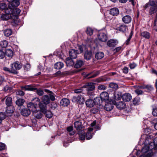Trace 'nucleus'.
<instances>
[{"label":"nucleus","instance_id":"nucleus-1","mask_svg":"<svg viewBox=\"0 0 157 157\" xmlns=\"http://www.w3.org/2000/svg\"><path fill=\"white\" fill-rule=\"evenodd\" d=\"M77 48L76 50L71 49L69 50V55L71 58L73 59L76 58L77 57V55L83 52V48L82 46H77Z\"/></svg>","mask_w":157,"mask_h":157},{"label":"nucleus","instance_id":"nucleus-2","mask_svg":"<svg viewBox=\"0 0 157 157\" xmlns=\"http://www.w3.org/2000/svg\"><path fill=\"white\" fill-rule=\"evenodd\" d=\"M41 100V102L40 103L39 107L41 109L44 111L46 108V105L50 103V99L48 95H45L42 97Z\"/></svg>","mask_w":157,"mask_h":157},{"label":"nucleus","instance_id":"nucleus-3","mask_svg":"<svg viewBox=\"0 0 157 157\" xmlns=\"http://www.w3.org/2000/svg\"><path fill=\"white\" fill-rule=\"evenodd\" d=\"M150 7L149 12L151 14L155 13L157 10V6L154 1L150 0L145 6V8Z\"/></svg>","mask_w":157,"mask_h":157},{"label":"nucleus","instance_id":"nucleus-4","mask_svg":"<svg viewBox=\"0 0 157 157\" xmlns=\"http://www.w3.org/2000/svg\"><path fill=\"white\" fill-rule=\"evenodd\" d=\"M6 104L8 106L7 107L6 112L7 113H12L14 110V107L11 106L12 102V99L11 97H6Z\"/></svg>","mask_w":157,"mask_h":157},{"label":"nucleus","instance_id":"nucleus-5","mask_svg":"<svg viewBox=\"0 0 157 157\" xmlns=\"http://www.w3.org/2000/svg\"><path fill=\"white\" fill-rule=\"evenodd\" d=\"M11 11L10 8H8L5 10V13L0 15V18L3 20H7L11 18V15H10V13Z\"/></svg>","mask_w":157,"mask_h":157},{"label":"nucleus","instance_id":"nucleus-6","mask_svg":"<svg viewBox=\"0 0 157 157\" xmlns=\"http://www.w3.org/2000/svg\"><path fill=\"white\" fill-rule=\"evenodd\" d=\"M72 100L73 102H77L79 104H83L85 101L84 98L81 95L73 96Z\"/></svg>","mask_w":157,"mask_h":157},{"label":"nucleus","instance_id":"nucleus-7","mask_svg":"<svg viewBox=\"0 0 157 157\" xmlns=\"http://www.w3.org/2000/svg\"><path fill=\"white\" fill-rule=\"evenodd\" d=\"M83 88H86V90L88 91H92L95 89L94 83L93 82L87 83L82 87Z\"/></svg>","mask_w":157,"mask_h":157},{"label":"nucleus","instance_id":"nucleus-8","mask_svg":"<svg viewBox=\"0 0 157 157\" xmlns=\"http://www.w3.org/2000/svg\"><path fill=\"white\" fill-rule=\"evenodd\" d=\"M98 39L102 42H105L107 40V36L106 34L102 32H100L98 35Z\"/></svg>","mask_w":157,"mask_h":157},{"label":"nucleus","instance_id":"nucleus-9","mask_svg":"<svg viewBox=\"0 0 157 157\" xmlns=\"http://www.w3.org/2000/svg\"><path fill=\"white\" fill-rule=\"evenodd\" d=\"M112 103L114 105H116L117 107L120 109L124 108L125 106V104L122 101L117 102L116 101L114 100L112 102Z\"/></svg>","mask_w":157,"mask_h":157},{"label":"nucleus","instance_id":"nucleus-10","mask_svg":"<svg viewBox=\"0 0 157 157\" xmlns=\"http://www.w3.org/2000/svg\"><path fill=\"white\" fill-rule=\"evenodd\" d=\"M11 10V13H10V15H11V18L13 17H16L18 16L20 14L21 10L18 8H15L13 9L10 8Z\"/></svg>","mask_w":157,"mask_h":157},{"label":"nucleus","instance_id":"nucleus-11","mask_svg":"<svg viewBox=\"0 0 157 157\" xmlns=\"http://www.w3.org/2000/svg\"><path fill=\"white\" fill-rule=\"evenodd\" d=\"M113 101H109L105 102V108L106 111H110L113 109Z\"/></svg>","mask_w":157,"mask_h":157},{"label":"nucleus","instance_id":"nucleus-12","mask_svg":"<svg viewBox=\"0 0 157 157\" xmlns=\"http://www.w3.org/2000/svg\"><path fill=\"white\" fill-rule=\"evenodd\" d=\"M100 97L104 102L109 101L108 94L106 92L101 93L100 94Z\"/></svg>","mask_w":157,"mask_h":157},{"label":"nucleus","instance_id":"nucleus-13","mask_svg":"<svg viewBox=\"0 0 157 157\" xmlns=\"http://www.w3.org/2000/svg\"><path fill=\"white\" fill-rule=\"evenodd\" d=\"M37 106V105L32 102L29 103L27 105V107L28 108V109L30 110V111H31L33 113L36 110Z\"/></svg>","mask_w":157,"mask_h":157},{"label":"nucleus","instance_id":"nucleus-14","mask_svg":"<svg viewBox=\"0 0 157 157\" xmlns=\"http://www.w3.org/2000/svg\"><path fill=\"white\" fill-rule=\"evenodd\" d=\"M92 56V54L91 51H86L85 52L84 55L85 59L87 60H89L90 59Z\"/></svg>","mask_w":157,"mask_h":157},{"label":"nucleus","instance_id":"nucleus-15","mask_svg":"<svg viewBox=\"0 0 157 157\" xmlns=\"http://www.w3.org/2000/svg\"><path fill=\"white\" fill-rule=\"evenodd\" d=\"M122 100L125 101H129L132 99L131 95L129 93H125L123 94L122 96Z\"/></svg>","mask_w":157,"mask_h":157},{"label":"nucleus","instance_id":"nucleus-16","mask_svg":"<svg viewBox=\"0 0 157 157\" xmlns=\"http://www.w3.org/2000/svg\"><path fill=\"white\" fill-rule=\"evenodd\" d=\"M118 43V42L116 40L111 39L108 40L107 42V45L109 47H115Z\"/></svg>","mask_w":157,"mask_h":157},{"label":"nucleus","instance_id":"nucleus-17","mask_svg":"<svg viewBox=\"0 0 157 157\" xmlns=\"http://www.w3.org/2000/svg\"><path fill=\"white\" fill-rule=\"evenodd\" d=\"M12 69L15 73V70H19L21 67V65L19 62H15L12 64Z\"/></svg>","mask_w":157,"mask_h":157},{"label":"nucleus","instance_id":"nucleus-18","mask_svg":"<svg viewBox=\"0 0 157 157\" xmlns=\"http://www.w3.org/2000/svg\"><path fill=\"white\" fill-rule=\"evenodd\" d=\"M122 20L123 22L124 23L128 24L129 23L131 22L132 18L130 16L127 15L122 17Z\"/></svg>","mask_w":157,"mask_h":157},{"label":"nucleus","instance_id":"nucleus-19","mask_svg":"<svg viewBox=\"0 0 157 157\" xmlns=\"http://www.w3.org/2000/svg\"><path fill=\"white\" fill-rule=\"evenodd\" d=\"M88 132L85 134V137L87 140H90L91 139L93 136L91 132L93 130V128H88Z\"/></svg>","mask_w":157,"mask_h":157},{"label":"nucleus","instance_id":"nucleus-20","mask_svg":"<svg viewBox=\"0 0 157 157\" xmlns=\"http://www.w3.org/2000/svg\"><path fill=\"white\" fill-rule=\"evenodd\" d=\"M72 59H73L69 57L66 58V63L67 66H72L74 65V62Z\"/></svg>","mask_w":157,"mask_h":157},{"label":"nucleus","instance_id":"nucleus-21","mask_svg":"<svg viewBox=\"0 0 157 157\" xmlns=\"http://www.w3.org/2000/svg\"><path fill=\"white\" fill-rule=\"evenodd\" d=\"M110 13L113 16H117L119 13V10L117 8H113L110 10Z\"/></svg>","mask_w":157,"mask_h":157},{"label":"nucleus","instance_id":"nucleus-22","mask_svg":"<svg viewBox=\"0 0 157 157\" xmlns=\"http://www.w3.org/2000/svg\"><path fill=\"white\" fill-rule=\"evenodd\" d=\"M74 125L77 130H80L82 128V122L80 121H75L74 123Z\"/></svg>","mask_w":157,"mask_h":157},{"label":"nucleus","instance_id":"nucleus-23","mask_svg":"<svg viewBox=\"0 0 157 157\" xmlns=\"http://www.w3.org/2000/svg\"><path fill=\"white\" fill-rule=\"evenodd\" d=\"M70 101L69 100L66 98L62 99L60 102V104L61 105L64 106H67L69 104Z\"/></svg>","mask_w":157,"mask_h":157},{"label":"nucleus","instance_id":"nucleus-24","mask_svg":"<svg viewBox=\"0 0 157 157\" xmlns=\"http://www.w3.org/2000/svg\"><path fill=\"white\" fill-rule=\"evenodd\" d=\"M13 51L9 49H7L6 50L5 55L7 57L11 58L13 55Z\"/></svg>","mask_w":157,"mask_h":157},{"label":"nucleus","instance_id":"nucleus-25","mask_svg":"<svg viewBox=\"0 0 157 157\" xmlns=\"http://www.w3.org/2000/svg\"><path fill=\"white\" fill-rule=\"evenodd\" d=\"M84 63L83 60H78L77 61L75 65V68H78L81 67L84 64Z\"/></svg>","mask_w":157,"mask_h":157},{"label":"nucleus","instance_id":"nucleus-26","mask_svg":"<svg viewBox=\"0 0 157 157\" xmlns=\"http://www.w3.org/2000/svg\"><path fill=\"white\" fill-rule=\"evenodd\" d=\"M86 104L87 106L89 107H93L94 105V101L91 98L87 100L86 101Z\"/></svg>","mask_w":157,"mask_h":157},{"label":"nucleus","instance_id":"nucleus-27","mask_svg":"<svg viewBox=\"0 0 157 157\" xmlns=\"http://www.w3.org/2000/svg\"><path fill=\"white\" fill-rule=\"evenodd\" d=\"M43 113H44L45 115V116L47 118H51L52 116V114L51 112L49 110H46V108L45 110L43 111L42 109H41Z\"/></svg>","mask_w":157,"mask_h":157},{"label":"nucleus","instance_id":"nucleus-28","mask_svg":"<svg viewBox=\"0 0 157 157\" xmlns=\"http://www.w3.org/2000/svg\"><path fill=\"white\" fill-rule=\"evenodd\" d=\"M64 64L61 62H59L55 63L54 65V68L56 69H60L63 67Z\"/></svg>","mask_w":157,"mask_h":157},{"label":"nucleus","instance_id":"nucleus-29","mask_svg":"<svg viewBox=\"0 0 157 157\" xmlns=\"http://www.w3.org/2000/svg\"><path fill=\"white\" fill-rule=\"evenodd\" d=\"M21 113L23 116L26 117L30 114L31 112L28 109H24L22 110Z\"/></svg>","mask_w":157,"mask_h":157},{"label":"nucleus","instance_id":"nucleus-30","mask_svg":"<svg viewBox=\"0 0 157 157\" xmlns=\"http://www.w3.org/2000/svg\"><path fill=\"white\" fill-rule=\"evenodd\" d=\"M33 115L37 118L40 119L42 117V114L40 111H37V109L35 112L33 113Z\"/></svg>","mask_w":157,"mask_h":157},{"label":"nucleus","instance_id":"nucleus-31","mask_svg":"<svg viewBox=\"0 0 157 157\" xmlns=\"http://www.w3.org/2000/svg\"><path fill=\"white\" fill-rule=\"evenodd\" d=\"M93 101L94 104L98 105H101L102 103L103 102L100 97H96L95 98H94Z\"/></svg>","mask_w":157,"mask_h":157},{"label":"nucleus","instance_id":"nucleus-32","mask_svg":"<svg viewBox=\"0 0 157 157\" xmlns=\"http://www.w3.org/2000/svg\"><path fill=\"white\" fill-rule=\"evenodd\" d=\"M104 55L102 52H99L97 53L95 55V57L97 59H101L104 57Z\"/></svg>","mask_w":157,"mask_h":157},{"label":"nucleus","instance_id":"nucleus-33","mask_svg":"<svg viewBox=\"0 0 157 157\" xmlns=\"http://www.w3.org/2000/svg\"><path fill=\"white\" fill-rule=\"evenodd\" d=\"M84 131L83 130H82L81 131L78 132V134L79 135L80 140H84L85 139V135L84 134Z\"/></svg>","mask_w":157,"mask_h":157},{"label":"nucleus","instance_id":"nucleus-34","mask_svg":"<svg viewBox=\"0 0 157 157\" xmlns=\"http://www.w3.org/2000/svg\"><path fill=\"white\" fill-rule=\"evenodd\" d=\"M45 91L46 92H48L49 93H50V94H49V96L50 100H51L52 101H54L55 100L54 94H52L51 91L49 90H45Z\"/></svg>","mask_w":157,"mask_h":157},{"label":"nucleus","instance_id":"nucleus-35","mask_svg":"<svg viewBox=\"0 0 157 157\" xmlns=\"http://www.w3.org/2000/svg\"><path fill=\"white\" fill-rule=\"evenodd\" d=\"M25 102V100L23 99L19 98L16 101V103L19 106H21L23 105Z\"/></svg>","mask_w":157,"mask_h":157},{"label":"nucleus","instance_id":"nucleus-36","mask_svg":"<svg viewBox=\"0 0 157 157\" xmlns=\"http://www.w3.org/2000/svg\"><path fill=\"white\" fill-rule=\"evenodd\" d=\"M4 33L5 35L8 37L11 35L12 32L10 29H6L4 31Z\"/></svg>","mask_w":157,"mask_h":157},{"label":"nucleus","instance_id":"nucleus-37","mask_svg":"<svg viewBox=\"0 0 157 157\" xmlns=\"http://www.w3.org/2000/svg\"><path fill=\"white\" fill-rule=\"evenodd\" d=\"M121 94L120 92H116L115 94V99L117 100H119L122 97Z\"/></svg>","mask_w":157,"mask_h":157},{"label":"nucleus","instance_id":"nucleus-38","mask_svg":"<svg viewBox=\"0 0 157 157\" xmlns=\"http://www.w3.org/2000/svg\"><path fill=\"white\" fill-rule=\"evenodd\" d=\"M73 127L72 126H70L67 128V130L68 132H69V134L71 136L73 135L75 132L72 131Z\"/></svg>","mask_w":157,"mask_h":157},{"label":"nucleus","instance_id":"nucleus-39","mask_svg":"<svg viewBox=\"0 0 157 157\" xmlns=\"http://www.w3.org/2000/svg\"><path fill=\"white\" fill-rule=\"evenodd\" d=\"M141 35L143 37L147 38L149 39L150 38V34L149 33L147 32H144L141 33Z\"/></svg>","mask_w":157,"mask_h":157},{"label":"nucleus","instance_id":"nucleus-40","mask_svg":"<svg viewBox=\"0 0 157 157\" xmlns=\"http://www.w3.org/2000/svg\"><path fill=\"white\" fill-rule=\"evenodd\" d=\"M21 88L23 90H32L33 89V88L30 85H27L24 86H22Z\"/></svg>","mask_w":157,"mask_h":157},{"label":"nucleus","instance_id":"nucleus-41","mask_svg":"<svg viewBox=\"0 0 157 157\" xmlns=\"http://www.w3.org/2000/svg\"><path fill=\"white\" fill-rule=\"evenodd\" d=\"M8 45V42L6 40H3L0 42V46L2 48L6 47Z\"/></svg>","mask_w":157,"mask_h":157},{"label":"nucleus","instance_id":"nucleus-42","mask_svg":"<svg viewBox=\"0 0 157 157\" xmlns=\"http://www.w3.org/2000/svg\"><path fill=\"white\" fill-rule=\"evenodd\" d=\"M109 86L110 87L115 90L117 89L118 88V86L117 84L113 82H111L110 83Z\"/></svg>","mask_w":157,"mask_h":157},{"label":"nucleus","instance_id":"nucleus-43","mask_svg":"<svg viewBox=\"0 0 157 157\" xmlns=\"http://www.w3.org/2000/svg\"><path fill=\"white\" fill-rule=\"evenodd\" d=\"M133 102L134 105H138L140 102V98L138 97H136L133 99Z\"/></svg>","mask_w":157,"mask_h":157},{"label":"nucleus","instance_id":"nucleus-44","mask_svg":"<svg viewBox=\"0 0 157 157\" xmlns=\"http://www.w3.org/2000/svg\"><path fill=\"white\" fill-rule=\"evenodd\" d=\"M127 29V26L125 25H121L119 27V30L122 32H124Z\"/></svg>","mask_w":157,"mask_h":157},{"label":"nucleus","instance_id":"nucleus-45","mask_svg":"<svg viewBox=\"0 0 157 157\" xmlns=\"http://www.w3.org/2000/svg\"><path fill=\"white\" fill-rule=\"evenodd\" d=\"M93 30L92 29L89 27L87 28L86 32L87 34L90 36L91 35L93 34Z\"/></svg>","mask_w":157,"mask_h":157},{"label":"nucleus","instance_id":"nucleus-46","mask_svg":"<svg viewBox=\"0 0 157 157\" xmlns=\"http://www.w3.org/2000/svg\"><path fill=\"white\" fill-rule=\"evenodd\" d=\"M32 101L34 102H35L36 103L35 104L36 105H37V104H39V105L40 103L41 102V101L40 102V99L38 98H36L33 99L32 100Z\"/></svg>","mask_w":157,"mask_h":157},{"label":"nucleus","instance_id":"nucleus-47","mask_svg":"<svg viewBox=\"0 0 157 157\" xmlns=\"http://www.w3.org/2000/svg\"><path fill=\"white\" fill-rule=\"evenodd\" d=\"M149 147L146 146H144L142 149V151L143 153H146L149 150Z\"/></svg>","mask_w":157,"mask_h":157},{"label":"nucleus","instance_id":"nucleus-48","mask_svg":"<svg viewBox=\"0 0 157 157\" xmlns=\"http://www.w3.org/2000/svg\"><path fill=\"white\" fill-rule=\"evenodd\" d=\"M20 2L18 0H14L12 3V5L15 7L18 6Z\"/></svg>","mask_w":157,"mask_h":157},{"label":"nucleus","instance_id":"nucleus-49","mask_svg":"<svg viewBox=\"0 0 157 157\" xmlns=\"http://www.w3.org/2000/svg\"><path fill=\"white\" fill-rule=\"evenodd\" d=\"M151 144H154L153 148L155 149H157V137H155L154 140L153 142Z\"/></svg>","mask_w":157,"mask_h":157},{"label":"nucleus","instance_id":"nucleus-50","mask_svg":"<svg viewBox=\"0 0 157 157\" xmlns=\"http://www.w3.org/2000/svg\"><path fill=\"white\" fill-rule=\"evenodd\" d=\"M36 93L39 96H42L44 94L43 91L40 89H37L36 91Z\"/></svg>","mask_w":157,"mask_h":157},{"label":"nucleus","instance_id":"nucleus-51","mask_svg":"<svg viewBox=\"0 0 157 157\" xmlns=\"http://www.w3.org/2000/svg\"><path fill=\"white\" fill-rule=\"evenodd\" d=\"M146 89L149 91H151L154 89V88L153 86L150 85H146Z\"/></svg>","mask_w":157,"mask_h":157},{"label":"nucleus","instance_id":"nucleus-52","mask_svg":"<svg viewBox=\"0 0 157 157\" xmlns=\"http://www.w3.org/2000/svg\"><path fill=\"white\" fill-rule=\"evenodd\" d=\"M6 116L3 113H0V124L1 123L2 120L5 118Z\"/></svg>","mask_w":157,"mask_h":157},{"label":"nucleus","instance_id":"nucleus-53","mask_svg":"<svg viewBox=\"0 0 157 157\" xmlns=\"http://www.w3.org/2000/svg\"><path fill=\"white\" fill-rule=\"evenodd\" d=\"M6 5L5 3H0V9L5 10L6 8Z\"/></svg>","mask_w":157,"mask_h":157},{"label":"nucleus","instance_id":"nucleus-54","mask_svg":"<svg viewBox=\"0 0 157 157\" xmlns=\"http://www.w3.org/2000/svg\"><path fill=\"white\" fill-rule=\"evenodd\" d=\"M135 92L138 95L142 94L143 93V92L142 90L138 89H137L135 90Z\"/></svg>","mask_w":157,"mask_h":157},{"label":"nucleus","instance_id":"nucleus-55","mask_svg":"<svg viewBox=\"0 0 157 157\" xmlns=\"http://www.w3.org/2000/svg\"><path fill=\"white\" fill-rule=\"evenodd\" d=\"M6 147V146L5 144L0 143V151L4 150Z\"/></svg>","mask_w":157,"mask_h":157},{"label":"nucleus","instance_id":"nucleus-56","mask_svg":"<svg viewBox=\"0 0 157 157\" xmlns=\"http://www.w3.org/2000/svg\"><path fill=\"white\" fill-rule=\"evenodd\" d=\"M100 72L99 71H96L95 72L94 74L92 76L90 77H88V78H94L98 75L99 74Z\"/></svg>","mask_w":157,"mask_h":157},{"label":"nucleus","instance_id":"nucleus-57","mask_svg":"<svg viewBox=\"0 0 157 157\" xmlns=\"http://www.w3.org/2000/svg\"><path fill=\"white\" fill-rule=\"evenodd\" d=\"M24 68L25 70L28 71L29 70L30 68V65L29 63H27L25 64L24 67Z\"/></svg>","mask_w":157,"mask_h":157},{"label":"nucleus","instance_id":"nucleus-58","mask_svg":"<svg viewBox=\"0 0 157 157\" xmlns=\"http://www.w3.org/2000/svg\"><path fill=\"white\" fill-rule=\"evenodd\" d=\"M16 94L17 95H24L25 94L24 92L22 90H18L16 92Z\"/></svg>","mask_w":157,"mask_h":157},{"label":"nucleus","instance_id":"nucleus-59","mask_svg":"<svg viewBox=\"0 0 157 157\" xmlns=\"http://www.w3.org/2000/svg\"><path fill=\"white\" fill-rule=\"evenodd\" d=\"M5 55V53L2 50H0V59L3 58Z\"/></svg>","mask_w":157,"mask_h":157},{"label":"nucleus","instance_id":"nucleus-60","mask_svg":"<svg viewBox=\"0 0 157 157\" xmlns=\"http://www.w3.org/2000/svg\"><path fill=\"white\" fill-rule=\"evenodd\" d=\"M152 114L153 116L157 117V108L153 109Z\"/></svg>","mask_w":157,"mask_h":157},{"label":"nucleus","instance_id":"nucleus-61","mask_svg":"<svg viewBox=\"0 0 157 157\" xmlns=\"http://www.w3.org/2000/svg\"><path fill=\"white\" fill-rule=\"evenodd\" d=\"M106 87L104 85H99L98 87V89L99 90H105L106 89Z\"/></svg>","mask_w":157,"mask_h":157},{"label":"nucleus","instance_id":"nucleus-62","mask_svg":"<svg viewBox=\"0 0 157 157\" xmlns=\"http://www.w3.org/2000/svg\"><path fill=\"white\" fill-rule=\"evenodd\" d=\"M96 124V122L95 121H94L93 122L91 123V127L95 126V128H96L98 129L99 128V126H95Z\"/></svg>","mask_w":157,"mask_h":157},{"label":"nucleus","instance_id":"nucleus-63","mask_svg":"<svg viewBox=\"0 0 157 157\" xmlns=\"http://www.w3.org/2000/svg\"><path fill=\"white\" fill-rule=\"evenodd\" d=\"M136 66V64L135 63H132L129 64V66L131 69L134 68Z\"/></svg>","mask_w":157,"mask_h":157},{"label":"nucleus","instance_id":"nucleus-64","mask_svg":"<svg viewBox=\"0 0 157 157\" xmlns=\"http://www.w3.org/2000/svg\"><path fill=\"white\" fill-rule=\"evenodd\" d=\"M88 94L89 98H92L94 96V93L93 92H90L88 93Z\"/></svg>","mask_w":157,"mask_h":157}]
</instances>
